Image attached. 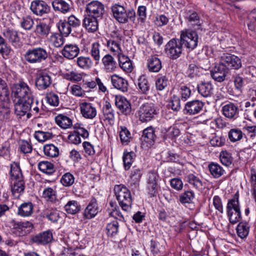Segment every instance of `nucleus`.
Masks as SVG:
<instances>
[{"label": "nucleus", "instance_id": "6e6552de", "mask_svg": "<svg viewBox=\"0 0 256 256\" xmlns=\"http://www.w3.org/2000/svg\"><path fill=\"white\" fill-rule=\"evenodd\" d=\"M198 38L196 32L186 30L181 32L180 40L187 48L192 50L198 46Z\"/></svg>", "mask_w": 256, "mask_h": 256}, {"label": "nucleus", "instance_id": "4468645a", "mask_svg": "<svg viewBox=\"0 0 256 256\" xmlns=\"http://www.w3.org/2000/svg\"><path fill=\"white\" fill-rule=\"evenodd\" d=\"M204 103L199 100H193L187 102L185 104L184 112L186 114L195 115L202 110Z\"/></svg>", "mask_w": 256, "mask_h": 256}, {"label": "nucleus", "instance_id": "4be33fe9", "mask_svg": "<svg viewBox=\"0 0 256 256\" xmlns=\"http://www.w3.org/2000/svg\"><path fill=\"white\" fill-rule=\"evenodd\" d=\"M115 104L120 112L124 115H128L132 112L130 102L124 96H116L115 98Z\"/></svg>", "mask_w": 256, "mask_h": 256}, {"label": "nucleus", "instance_id": "8fccbe9b", "mask_svg": "<svg viewBox=\"0 0 256 256\" xmlns=\"http://www.w3.org/2000/svg\"><path fill=\"white\" fill-rule=\"evenodd\" d=\"M58 28L60 34L64 36H68L72 30L68 21L66 20H60L58 24Z\"/></svg>", "mask_w": 256, "mask_h": 256}, {"label": "nucleus", "instance_id": "dca6fc26", "mask_svg": "<svg viewBox=\"0 0 256 256\" xmlns=\"http://www.w3.org/2000/svg\"><path fill=\"white\" fill-rule=\"evenodd\" d=\"M222 114L229 120H234L238 116L239 110L238 106L229 102L222 107Z\"/></svg>", "mask_w": 256, "mask_h": 256}, {"label": "nucleus", "instance_id": "f03ea898", "mask_svg": "<svg viewBox=\"0 0 256 256\" xmlns=\"http://www.w3.org/2000/svg\"><path fill=\"white\" fill-rule=\"evenodd\" d=\"M114 18L120 23L126 24L128 22H134L136 12L132 8H126L124 6L114 4L111 8Z\"/></svg>", "mask_w": 256, "mask_h": 256}, {"label": "nucleus", "instance_id": "2f4dec72", "mask_svg": "<svg viewBox=\"0 0 256 256\" xmlns=\"http://www.w3.org/2000/svg\"><path fill=\"white\" fill-rule=\"evenodd\" d=\"M156 138L155 130L152 126H150L144 130L141 138L142 142L151 145L154 142Z\"/></svg>", "mask_w": 256, "mask_h": 256}, {"label": "nucleus", "instance_id": "4d7b16f0", "mask_svg": "<svg viewBox=\"0 0 256 256\" xmlns=\"http://www.w3.org/2000/svg\"><path fill=\"white\" fill-rule=\"evenodd\" d=\"M168 84V80L164 76H161L157 78L156 80V88L158 90H162Z\"/></svg>", "mask_w": 256, "mask_h": 256}, {"label": "nucleus", "instance_id": "49530a36", "mask_svg": "<svg viewBox=\"0 0 256 256\" xmlns=\"http://www.w3.org/2000/svg\"><path fill=\"white\" fill-rule=\"evenodd\" d=\"M43 150L45 155L50 157H56L59 154L58 148L53 144L44 145Z\"/></svg>", "mask_w": 256, "mask_h": 256}, {"label": "nucleus", "instance_id": "cd10ccee", "mask_svg": "<svg viewBox=\"0 0 256 256\" xmlns=\"http://www.w3.org/2000/svg\"><path fill=\"white\" fill-rule=\"evenodd\" d=\"M80 112L84 117L92 119L96 115V110L92 104L83 102L80 104Z\"/></svg>", "mask_w": 256, "mask_h": 256}, {"label": "nucleus", "instance_id": "79ce46f5", "mask_svg": "<svg viewBox=\"0 0 256 256\" xmlns=\"http://www.w3.org/2000/svg\"><path fill=\"white\" fill-rule=\"evenodd\" d=\"M208 169L211 175L215 178H220L224 172V170L220 166L214 162L208 164Z\"/></svg>", "mask_w": 256, "mask_h": 256}, {"label": "nucleus", "instance_id": "69168bd1", "mask_svg": "<svg viewBox=\"0 0 256 256\" xmlns=\"http://www.w3.org/2000/svg\"><path fill=\"white\" fill-rule=\"evenodd\" d=\"M9 98V92L5 80L0 78V100Z\"/></svg>", "mask_w": 256, "mask_h": 256}, {"label": "nucleus", "instance_id": "1a4fd4ad", "mask_svg": "<svg viewBox=\"0 0 256 256\" xmlns=\"http://www.w3.org/2000/svg\"><path fill=\"white\" fill-rule=\"evenodd\" d=\"M86 12L88 16L102 19L105 12L104 4L98 0H92L86 4Z\"/></svg>", "mask_w": 256, "mask_h": 256}, {"label": "nucleus", "instance_id": "20e7f679", "mask_svg": "<svg viewBox=\"0 0 256 256\" xmlns=\"http://www.w3.org/2000/svg\"><path fill=\"white\" fill-rule=\"evenodd\" d=\"M48 58L46 50L42 47L28 49L24 54V58L28 63L33 64H40Z\"/></svg>", "mask_w": 256, "mask_h": 256}, {"label": "nucleus", "instance_id": "6ab92c4d", "mask_svg": "<svg viewBox=\"0 0 256 256\" xmlns=\"http://www.w3.org/2000/svg\"><path fill=\"white\" fill-rule=\"evenodd\" d=\"M228 73V70L223 66L220 62L210 70L212 78L218 82L224 81Z\"/></svg>", "mask_w": 256, "mask_h": 256}, {"label": "nucleus", "instance_id": "9d476101", "mask_svg": "<svg viewBox=\"0 0 256 256\" xmlns=\"http://www.w3.org/2000/svg\"><path fill=\"white\" fill-rule=\"evenodd\" d=\"M220 62L228 71L230 68L238 70L242 66L240 59L234 55L224 54L222 56Z\"/></svg>", "mask_w": 256, "mask_h": 256}, {"label": "nucleus", "instance_id": "9b49d317", "mask_svg": "<svg viewBox=\"0 0 256 256\" xmlns=\"http://www.w3.org/2000/svg\"><path fill=\"white\" fill-rule=\"evenodd\" d=\"M13 232L18 236H26L32 232L34 226L32 222L28 221L18 222L14 221Z\"/></svg>", "mask_w": 256, "mask_h": 256}, {"label": "nucleus", "instance_id": "13d9d810", "mask_svg": "<svg viewBox=\"0 0 256 256\" xmlns=\"http://www.w3.org/2000/svg\"><path fill=\"white\" fill-rule=\"evenodd\" d=\"M118 222L116 220H114L108 224L106 227L108 235L110 236L116 235L118 232Z\"/></svg>", "mask_w": 256, "mask_h": 256}, {"label": "nucleus", "instance_id": "72a5a7b5", "mask_svg": "<svg viewBox=\"0 0 256 256\" xmlns=\"http://www.w3.org/2000/svg\"><path fill=\"white\" fill-rule=\"evenodd\" d=\"M76 64L81 69L88 70L93 66L94 62L89 56H80L76 58Z\"/></svg>", "mask_w": 256, "mask_h": 256}, {"label": "nucleus", "instance_id": "58836bf2", "mask_svg": "<svg viewBox=\"0 0 256 256\" xmlns=\"http://www.w3.org/2000/svg\"><path fill=\"white\" fill-rule=\"evenodd\" d=\"M43 216L52 222H56L60 218V212L56 209H47L44 211Z\"/></svg>", "mask_w": 256, "mask_h": 256}, {"label": "nucleus", "instance_id": "aec40b11", "mask_svg": "<svg viewBox=\"0 0 256 256\" xmlns=\"http://www.w3.org/2000/svg\"><path fill=\"white\" fill-rule=\"evenodd\" d=\"M98 210L97 200L94 198H92L84 210V218L90 220L96 216L98 212Z\"/></svg>", "mask_w": 256, "mask_h": 256}, {"label": "nucleus", "instance_id": "0eeeda50", "mask_svg": "<svg viewBox=\"0 0 256 256\" xmlns=\"http://www.w3.org/2000/svg\"><path fill=\"white\" fill-rule=\"evenodd\" d=\"M139 120L146 122L152 120L156 114V110L152 103H145L142 104L136 112Z\"/></svg>", "mask_w": 256, "mask_h": 256}, {"label": "nucleus", "instance_id": "f704fd0d", "mask_svg": "<svg viewBox=\"0 0 256 256\" xmlns=\"http://www.w3.org/2000/svg\"><path fill=\"white\" fill-rule=\"evenodd\" d=\"M137 86L139 92L142 94H146L150 90V84L148 77L146 75L140 76L138 79Z\"/></svg>", "mask_w": 256, "mask_h": 256}, {"label": "nucleus", "instance_id": "c9c22d12", "mask_svg": "<svg viewBox=\"0 0 256 256\" xmlns=\"http://www.w3.org/2000/svg\"><path fill=\"white\" fill-rule=\"evenodd\" d=\"M54 120L56 124L62 129L70 128L72 126V119L64 114H59Z\"/></svg>", "mask_w": 256, "mask_h": 256}, {"label": "nucleus", "instance_id": "a18cd8bd", "mask_svg": "<svg viewBox=\"0 0 256 256\" xmlns=\"http://www.w3.org/2000/svg\"><path fill=\"white\" fill-rule=\"evenodd\" d=\"M186 182L196 189H200L202 186L201 180L192 174H190L186 176Z\"/></svg>", "mask_w": 256, "mask_h": 256}, {"label": "nucleus", "instance_id": "412c9836", "mask_svg": "<svg viewBox=\"0 0 256 256\" xmlns=\"http://www.w3.org/2000/svg\"><path fill=\"white\" fill-rule=\"evenodd\" d=\"M10 98L0 100V120L7 122L10 120L11 112L10 110Z\"/></svg>", "mask_w": 256, "mask_h": 256}, {"label": "nucleus", "instance_id": "7ed1b4c3", "mask_svg": "<svg viewBox=\"0 0 256 256\" xmlns=\"http://www.w3.org/2000/svg\"><path fill=\"white\" fill-rule=\"evenodd\" d=\"M114 192L122 208L126 212L130 211L132 200L130 192L128 188L124 184H118L114 186Z\"/></svg>", "mask_w": 256, "mask_h": 256}, {"label": "nucleus", "instance_id": "603ef678", "mask_svg": "<svg viewBox=\"0 0 256 256\" xmlns=\"http://www.w3.org/2000/svg\"><path fill=\"white\" fill-rule=\"evenodd\" d=\"M249 228L250 226L248 224L240 223L236 228L238 236L242 238H246L249 233Z\"/></svg>", "mask_w": 256, "mask_h": 256}, {"label": "nucleus", "instance_id": "2eb2a0df", "mask_svg": "<svg viewBox=\"0 0 256 256\" xmlns=\"http://www.w3.org/2000/svg\"><path fill=\"white\" fill-rule=\"evenodd\" d=\"M14 103V114L20 118L22 116L26 115L28 118L31 116V113L29 112L30 107H28L29 104L28 100L13 101Z\"/></svg>", "mask_w": 256, "mask_h": 256}, {"label": "nucleus", "instance_id": "f3484780", "mask_svg": "<svg viewBox=\"0 0 256 256\" xmlns=\"http://www.w3.org/2000/svg\"><path fill=\"white\" fill-rule=\"evenodd\" d=\"M51 84V77L45 72H40L36 78L35 84L38 90H42L46 89L50 86Z\"/></svg>", "mask_w": 256, "mask_h": 256}, {"label": "nucleus", "instance_id": "864d4df0", "mask_svg": "<svg viewBox=\"0 0 256 256\" xmlns=\"http://www.w3.org/2000/svg\"><path fill=\"white\" fill-rule=\"evenodd\" d=\"M28 107H30V109L29 112L31 113V115L32 114H36L40 112V104L37 100H34V96L33 95L32 96V98L28 99Z\"/></svg>", "mask_w": 256, "mask_h": 256}, {"label": "nucleus", "instance_id": "a878e982", "mask_svg": "<svg viewBox=\"0 0 256 256\" xmlns=\"http://www.w3.org/2000/svg\"><path fill=\"white\" fill-rule=\"evenodd\" d=\"M100 20V19L86 15L83 20V26L88 32H94L98 29Z\"/></svg>", "mask_w": 256, "mask_h": 256}, {"label": "nucleus", "instance_id": "5fc2aeb1", "mask_svg": "<svg viewBox=\"0 0 256 256\" xmlns=\"http://www.w3.org/2000/svg\"><path fill=\"white\" fill-rule=\"evenodd\" d=\"M194 198V194L192 190H187L182 193L180 196V202L183 204H190Z\"/></svg>", "mask_w": 256, "mask_h": 256}, {"label": "nucleus", "instance_id": "052dcab7", "mask_svg": "<svg viewBox=\"0 0 256 256\" xmlns=\"http://www.w3.org/2000/svg\"><path fill=\"white\" fill-rule=\"evenodd\" d=\"M226 212L230 223L234 224L239 222L242 220L240 210Z\"/></svg>", "mask_w": 256, "mask_h": 256}, {"label": "nucleus", "instance_id": "c03bdc74", "mask_svg": "<svg viewBox=\"0 0 256 256\" xmlns=\"http://www.w3.org/2000/svg\"><path fill=\"white\" fill-rule=\"evenodd\" d=\"M50 26L45 22H40L35 28V32L39 36L44 38L46 37L50 33Z\"/></svg>", "mask_w": 256, "mask_h": 256}, {"label": "nucleus", "instance_id": "f257e3e1", "mask_svg": "<svg viewBox=\"0 0 256 256\" xmlns=\"http://www.w3.org/2000/svg\"><path fill=\"white\" fill-rule=\"evenodd\" d=\"M11 190L13 196L18 198L24 190V182L19 165L16 163L10 166Z\"/></svg>", "mask_w": 256, "mask_h": 256}, {"label": "nucleus", "instance_id": "bb28decb", "mask_svg": "<svg viewBox=\"0 0 256 256\" xmlns=\"http://www.w3.org/2000/svg\"><path fill=\"white\" fill-rule=\"evenodd\" d=\"M198 92L203 97L208 98L214 94V87L210 82H202L198 84Z\"/></svg>", "mask_w": 256, "mask_h": 256}, {"label": "nucleus", "instance_id": "0e129e2a", "mask_svg": "<svg viewBox=\"0 0 256 256\" xmlns=\"http://www.w3.org/2000/svg\"><path fill=\"white\" fill-rule=\"evenodd\" d=\"M142 176V172L140 168H133L130 175V180L134 184L138 183L141 178Z\"/></svg>", "mask_w": 256, "mask_h": 256}, {"label": "nucleus", "instance_id": "5701e85b", "mask_svg": "<svg viewBox=\"0 0 256 256\" xmlns=\"http://www.w3.org/2000/svg\"><path fill=\"white\" fill-rule=\"evenodd\" d=\"M52 239V234L51 231L46 230L32 236L30 240L38 244L44 245L50 242Z\"/></svg>", "mask_w": 256, "mask_h": 256}, {"label": "nucleus", "instance_id": "e433bc0d", "mask_svg": "<svg viewBox=\"0 0 256 256\" xmlns=\"http://www.w3.org/2000/svg\"><path fill=\"white\" fill-rule=\"evenodd\" d=\"M100 49V45L98 42H93L89 48L88 54L96 64L99 63L101 58Z\"/></svg>", "mask_w": 256, "mask_h": 256}, {"label": "nucleus", "instance_id": "e2e57ef3", "mask_svg": "<svg viewBox=\"0 0 256 256\" xmlns=\"http://www.w3.org/2000/svg\"><path fill=\"white\" fill-rule=\"evenodd\" d=\"M52 137V134L48 132L41 130L36 131L34 133V138L38 142H44Z\"/></svg>", "mask_w": 256, "mask_h": 256}, {"label": "nucleus", "instance_id": "bf43d9fd", "mask_svg": "<svg viewBox=\"0 0 256 256\" xmlns=\"http://www.w3.org/2000/svg\"><path fill=\"white\" fill-rule=\"evenodd\" d=\"M236 210H240L238 197L236 194H235L232 198L228 200L226 206V211Z\"/></svg>", "mask_w": 256, "mask_h": 256}, {"label": "nucleus", "instance_id": "de8ad7c7", "mask_svg": "<svg viewBox=\"0 0 256 256\" xmlns=\"http://www.w3.org/2000/svg\"><path fill=\"white\" fill-rule=\"evenodd\" d=\"M38 168L42 172L48 174H53L55 171L53 164L47 161L39 162Z\"/></svg>", "mask_w": 256, "mask_h": 256}, {"label": "nucleus", "instance_id": "ddd939ff", "mask_svg": "<svg viewBox=\"0 0 256 256\" xmlns=\"http://www.w3.org/2000/svg\"><path fill=\"white\" fill-rule=\"evenodd\" d=\"M159 176L154 172H150L148 174L147 188L148 193L151 197L154 196L158 194V181Z\"/></svg>", "mask_w": 256, "mask_h": 256}, {"label": "nucleus", "instance_id": "7c9ffc66", "mask_svg": "<svg viewBox=\"0 0 256 256\" xmlns=\"http://www.w3.org/2000/svg\"><path fill=\"white\" fill-rule=\"evenodd\" d=\"M102 111L104 120H107L110 124H113L114 120V111L108 102H106Z\"/></svg>", "mask_w": 256, "mask_h": 256}, {"label": "nucleus", "instance_id": "774afa93", "mask_svg": "<svg viewBox=\"0 0 256 256\" xmlns=\"http://www.w3.org/2000/svg\"><path fill=\"white\" fill-rule=\"evenodd\" d=\"M67 21L72 30L76 31L77 29L80 28V20L74 16L71 15L68 16Z\"/></svg>", "mask_w": 256, "mask_h": 256}, {"label": "nucleus", "instance_id": "393cba45", "mask_svg": "<svg viewBox=\"0 0 256 256\" xmlns=\"http://www.w3.org/2000/svg\"><path fill=\"white\" fill-rule=\"evenodd\" d=\"M111 82L114 88L122 92H126L128 90V82L122 77L114 74L111 76Z\"/></svg>", "mask_w": 256, "mask_h": 256}, {"label": "nucleus", "instance_id": "a19ab883", "mask_svg": "<svg viewBox=\"0 0 256 256\" xmlns=\"http://www.w3.org/2000/svg\"><path fill=\"white\" fill-rule=\"evenodd\" d=\"M33 212V205L32 202H24L18 208V214L22 216H28Z\"/></svg>", "mask_w": 256, "mask_h": 256}, {"label": "nucleus", "instance_id": "f8f14e48", "mask_svg": "<svg viewBox=\"0 0 256 256\" xmlns=\"http://www.w3.org/2000/svg\"><path fill=\"white\" fill-rule=\"evenodd\" d=\"M30 8L34 14L38 16L48 14L50 10V7L46 2L40 0L32 1Z\"/></svg>", "mask_w": 256, "mask_h": 256}, {"label": "nucleus", "instance_id": "39448f33", "mask_svg": "<svg viewBox=\"0 0 256 256\" xmlns=\"http://www.w3.org/2000/svg\"><path fill=\"white\" fill-rule=\"evenodd\" d=\"M32 96L28 86L24 82L14 84L12 87L11 98L13 101L28 100Z\"/></svg>", "mask_w": 256, "mask_h": 256}, {"label": "nucleus", "instance_id": "4c0bfd02", "mask_svg": "<svg viewBox=\"0 0 256 256\" xmlns=\"http://www.w3.org/2000/svg\"><path fill=\"white\" fill-rule=\"evenodd\" d=\"M52 6L54 10L60 11L64 14L70 10V5L65 0H54L52 2Z\"/></svg>", "mask_w": 256, "mask_h": 256}, {"label": "nucleus", "instance_id": "3c124183", "mask_svg": "<svg viewBox=\"0 0 256 256\" xmlns=\"http://www.w3.org/2000/svg\"><path fill=\"white\" fill-rule=\"evenodd\" d=\"M48 40L56 48H59L64 44V38L62 34H53L50 36Z\"/></svg>", "mask_w": 256, "mask_h": 256}, {"label": "nucleus", "instance_id": "680f3d73", "mask_svg": "<svg viewBox=\"0 0 256 256\" xmlns=\"http://www.w3.org/2000/svg\"><path fill=\"white\" fill-rule=\"evenodd\" d=\"M74 182V176L70 172H66L62 175L60 178V182L64 186H70Z\"/></svg>", "mask_w": 256, "mask_h": 256}, {"label": "nucleus", "instance_id": "423d86ee", "mask_svg": "<svg viewBox=\"0 0 256 256\" xmlns=\"http://www.w3.org/2000/svg\"><path fill=\"white\" fill-rule=\"evenodd\" d=\"M164 50L170 58L176 60L183 51L182 44L180 39L172 38L165 46Z\"/></svg>", "mask_w": 256, "mask_h": 256}, {"label": "nucleus", "instance_id": "ea45409f", "mask_svg": "<svg viewBox=\"0 0 256 256\" xmlns=\"http://www.w3.org/2000/svg\"><path fill=\"white\" fill-rule=\"evenodd\" d=\"M64 208L68 214H74L80 211L81 206L76 200H72L68 201Z\"/></svg>", "mask_w": 256, "mask_h": 256}, {"label": "nucleus", "instance_id": "6e6d98bb", "mask_svg": "<svg viewBox=\"0 0 256 256\" xmlns=\"http://www.w3.org/2000/svg\"><path fill=\"white\" fill-rule=\"evenodd\" d=\"M120 138L122 144H128L132 138L131 134L128 128L125 126H120Z\"/></svg>", "mask_w": 256, "mask_h": 256}, {"label": "nucleus", "instance_id": "09e8293b", "mask_svg": "<svg viewBox=\"0 0 256 256\" xmlns=\"http://www.w3.org/2000/svg\"><path fill=\"white\" fill-rule=\"evenodd\" d=\"M243 132L238 128H232L228 133V138L232 142L241 140L243 138Z\"/></svg>", "mask_w": 256, "mask_h": 256}, {"label": "nucleus", "instance_id": "c85d7f7f", "mask_svg": "<svg viewBox=\"0 0 256 256\" xmlns=\"http://www.w3.org/2000/svg\"><path fill=\"white\" fill-rule=\"evenodd\" d=\"M2 34L13 46H16L20 41L18 32L14 29L6 28L3 31Z\"/></svg>", "mask_w": 256, "mask_h": 256}, {"label": "nucleus", "instance_id": "338daca9", "mask_svg": "<svg viewBox=\"0 0 256 256\" xmlns=\"http://www.w3.org/2000/svg\"><path fill=\"white\" fill-rule=\"evenodd\" d=\"M133 154L134 153L132 152H124V153L122 159L124 162V166L126 170H128L132 162H133Z\"/></svg>", "mask_w": 256, "mask_h": 256}, {"label": "nucleus", "instance_id": "b1692460", "mask_svg": "<svg viewBox=\"0 0 256 256\" xmlns=\"http://www.w3.org/2000/svg\"><path fill=\"white\" fill-rule=\"evenodd\" d=\"M116 36L112 35L110 39L106 40V46L109 48L110 52L114 55L122 52L120 42L121 41V36L120 34H115Z\"/></svg>", "mask_w": 256, "mask_h": 256}, {"label": "nucleus", "instance_id": "37998d69", "mask_svg": "<svg viewBox=\"0 0 256 256\" xmlns=\"http://www.w3.org/2000/svg\"><path fill=\"white\" fill-rule=\"evenodd\" d=\"M42 197L48 202L54 203L58 201L56 190L50 187L45 188L42 192Z\"/></svg>", "mask_w": 256, "mask_h": 256}, {"label": "nucleus", "instance_id": "473e14b6", "mask_svg": "<svg viewBox=\"0 0 256 256\" xmlns=\"http://www.w3.org/2000/svg\"><path fill=\"white\" fill-rule=\"evenodd\" d=\"M147 67L150 72H158L162 68V62L156 56H150L147 60Z\"/></svg>", "mask_w": 256, "mask_h": 256}, {"label": "nucleus", "instance_id": "a211bd4d", "mask_svg": "<svg viewBox=\"0 0 256 256\" xmlns=\"http://www.w3.org/2000/svg\"><path fill=\"white\" fill-rule=\"evenodd\" d=\"M80 49L75 44H66L61 51L62 55L68 60H73L79 54Z\"/></svg>", "mask_w": 256, "mask_h": 256}, {"label": "nucleus", "instance_id": "c756f323", "mask_svg": "<svg viewBox=\"0 0 256 256\" xmlns=\"http://www.w3.org/2000/svg\"><path fill=\"white\" fill-rule=\"evenodd\" d=\"M103 68L106 72H113L116 68V62L110 54H106L102 59Z\"/></svg>", "mask_w": 256, "mask_h": 256}]
</instances>
